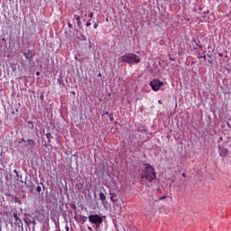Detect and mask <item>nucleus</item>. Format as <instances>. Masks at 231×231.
Listing matches in <instances>:
<instances>
[{
	"mask_svg": "<svg viewBox=\"0 0 231 231\" xmlns=\"http://www.w3.org/2000/svg\"><path fill=\"white\" fill-rule=\"evenodd\" d=\"M141 179L142 182L146 180L149 183H152L156 180V170L151 164L145 163L142 171Z\"/></svg>",
	"mask_w": 231,
	"mask_h": 231,
	"instance_id": "nucleus-1",
	"label": "nucleus"
},
{
	"mask_svg": "<svg viewBox=\"0 0 231 231\" xmlns=\"http://www.w3.org/2000/svg\"><path fill=\"white\" fill-rule=\"evenodd\" d=\"M121 59L122 62H126V64H140V57L134 53H125Z\"/></svg>",
	"mask_w": 231,
	"mask_h": 231,
	"instance_id": "nucleus-2",
	"label": "nucleus"
},
{
	"mask_svg": "<svg viewBox=\"0 0 231 231\" xmlns=\"http://www.w3.org/2000/svg\"><path fill=\"white\" fill-rule=\"evenodd\" d=\"M88 221L92 225H95L96 228H100V225L104 223V219L102 218V217L98 216L97 214L89 215Z\"/></svg>",
	"mask_w": 231,
	"mask_h": 231,
	"instance_id": "nucleus-3",
	"label": "nucleus"
},
{
	"mask_svg": "<svg viewBox=\"0 0 231 231\" xmlns=\"http://www.w3.org/2000/svg\"><path fill=\"white\" fill-rule=\"evenodd\" d=\"M150 86L152 91H160L162 87H163V82H162L160 79H153L150 82Z\"/></svg>",
	"mask_w": 231,
	"mask_h": 231,
	"instance_id": "nucleus-4",
	"label": "nucleus"
},
{
	"mask_svg": "<svg viewBox=\"0 0 231 231\" xmlns=\"http://www.w3.org/2000/svg\"><path fill=\"white\" fill-rule=\"evenodd\" d=\"M14 172L16 174V183L18 187H24L26 185V180H23V175H19V171L17 170H14Z\"/></svg>",
	"mask_w": 231,
	"mask_h": 231,
	"instance_id": "nucleus-5",
	"label": "nucleus"
},
{
	"mask_svg": "<svg viewBox=\"0 0 231 231\" xmlns=\"http://www.w3.org/2000/svg\"><path fill=\"white\" fill-rule=\"evenodd\" d=\"M217 148H218L219 156H221V158H226V156H228L229 154L228 149L222 147L220 144L217 145Z\"/></svg>",
	"mask_w": 231,
	"mask_h": 231,
	"instance_id": "nucleus-6",
	"label": "nucleus"
},
{
	"mask_svg": "<svg viewBox=\"0 0 231 231\" xmlns=\"http://www.w3.org/2000/svg\"><path fill=\"white\" fill-rule=\"evenodd\" d=\"M35 55V52L32 50H29L27 52L23 53V57L29 61L32 62V60L33 59Z\"/></svg>",
	"mask_w": 231,
	"mask_h": 231,
	"instance_id": "nucleus-7",
	"label": "nucleus"
},
{
	"mask_svg": "<svg viewBox=\"0 0 231 231\" xmlns=\"http://www.w3.org/2000/svg\"><path fill=\"white\" fill-rule=\"evenodd\" d=\"M33 219V217H32V215L28 214L26 215L25 218H24V223L28 226L32 225V221Z\"/></svg>",
	"mask_w": 231,
	"mask_h": 231,
	"instance_id": "nucleus-8",
	"label": "nucleus"
},
{
	"mask_svg": "<svg viewBox=\"0 0 231 231\" xmlns=\"http://www.w3.org/2000/svg\"><path fill=\"white\" fill-rule=\"evenodd\" d=\"M14 221L16 223V225H21V223H23V221L21 220V218L19 217V215L17 214V211H15L13 215Z\"/></svg>",
	"mask_w": 231,
	"mask_h": 231,
	"instance_id": "nucleus-9",
	"label": "nucleus"
},
{
	"mask_svg": "<svg viewBox=\"0 0 231 231\" xmlns=\"http://www.w3.org/2000/svg\"><path fill=\"white\" fill-rule=\"evenodd\" d=\"M110 199L113 203H116V201H118V195L116 193H110Z\"/></svg>",
	"mask_w": 231,
	"mask_h": 231,
	"instance_id": "nucleus-10",
	"label": "nucleus"
},
{
	"mask_svg": "<svg viewBox=\"0 0 231 231\" xmlns=\"http://www.w3.org/2000/svg\"><path fill=\"white\" fill-rule=\"evenodd\" d=\"M79 219H80V223L84 225L86 221H88V217L80 215Z\"/></svg>",
	"mask_w": 231,
	"mask_h": 231,
	"instance_id": "nucleus-11",
	"label": "nucleus"
},
{
	"mask_svg": "<svg viewBox=\"0 0 231 231\" xmlns=\"http://www.w3.org/2000/svg\"><path fill=\"white\" fill-rule=\"evenodd\" d=\"M99 199L102 201V203H104L106 201V194H104L103 192H100Z\"/></svg>",
	"mask_w": 231,
	"mask_h": 231,
	"instance_id": "nucleus-12",
	"label": "nucleus"
},
{
	"mask_svg": "<svg viewBox=\"0 0 231 231\" xmlns=\"http://www.w3.org/2000/svg\"><path fill=\"white\" fill-rule=\"evenodd\" d=\"M74 19H76L78 26H80V24H82V22L80 21V17L79 15L75 14Z\"/></svg>",
	"mask_w": 231,
	"mask_h": 231,
	"instance_id": "nucleus-13",
	"label": "nucleus"
},
{
	"mask_svg": "<svg viewBox=\"0 0 231 231\" xmlns=\"http://www.w3.org/2000/svg\"><path fill=\"white\" fill-rule=\"evenodd\" d=\"M78 39L79 41H87V38H86V35L80 33L79 36H78Z\"/></svg>",
	"mask_w": 231,
	"mask_h": 231,
	"instance_id": "nucleus-14",
	"label": "nucleus"
},
{
	"mask_svg": "<svg viewBox=\"0 0 231 231\" xmlns=\"http://www.w3.org/2000/svg\"><path fill=\"white\" fill-rule=\"evenodd\" d=\"M28 143H29V145H31V147H35V141L34 140L29 139Z\"/></svg>",
	"mask_w": 231,
	"mask_h": 231,
	"instance_id": "nucleus-15",
	"label": "nucleus"
},
{
	"mask_svg": "<svg viewBox=\"0 0 231 231\" xmlns=\"http://www.w3.org/2000/svg\"><path fill=\"white\" fill-rule=\"evenodd\" d=\"M45 136L49 140V142H50V140H51V138H53V136H51V134L50 133L46 134Z\"/></svg>",
	"mask_w": 231,
	"mask_h": 231,
	"instance_id": "nucleus-16",
	"label": "nucleus"
},
{
	"mask_svg": "<svg viewBox=\"0 0 231 231\" xmlns=\"http://www.w3.org/2000/svg\"><path fill=\"white\" fill-rule=\"evenodd\" d=\"M31 224L33 225V226H35V225H37V222L35 221V217L32 218Z\"/></svg>",
	"mask_w": 231,
	"mask_h": 231,
	"instance_id": "nucleus-17",
	"label": "nucleus"
},
{
	"mask_svg": "<svg viewBox=\"0 0 231 231\" xmlns=\"http://www.w3.org/2000/svg\"><path fill=\"white\" fill-rule=\"evenodd\" d=\"M95 15V13H93V12H90L89 14H88V17H90V19H92V17Z\"/></svg>",
	"mask_w": 231,
	"mask_h": 231,
	"instance_id": "nucleus-18",
	"label": "nucleus"
},
{
	"mask_svg": "<svg viewBox=\"0 0 231 231\" xmlns=\"http://www.w3.org/2000/svg\"><path fill=\"white\" fill-rule=\"evenodd\" d=\"M199 59H204V60H207V55L199 56Z\"/></svg>",
	"mask_w": 231,
	"mask_h": 231,
	"instance_id": "nucleus-19",
	"label": "nucleus"
},
{
	"mask_svg": "<svg viewBox=\"0 0 231 231\" xmlns=\"http://www.w3.org/2000/svg\"><path fill=\"white\" fill-rule=\"evenodd\" d=\"M36 190H37V192H41V190H42L41 186H38V187L36 188Z\"/></svg>",
	"mask_w": 231,
	"mask_h": 231,
	"instance_id": "nucleus-20",
	"label": "nucleus"
},
{
	"mask_svg": "<svg viewBox=\"0 0 231 231\" xmlns=\"http://www.w3.org/2000/svg\"><path fill=\"white\" fill-rule=\"evenodd\" d=\"M223 142V137H219V140L217 141V143H220Z\"/></svg>",
	"mask_w": 231,
	"mask_h": 231,
	"instance_id": "nucleus-21",
	"label": "nucleus"
},
{
	"mask_svg": "<svg viewBox=\"0 0 231 231\" xmlns=\"http://www.w3.org/2000/svg\"><path fill=\"white\" fill-rule=\"evenodd\" d=\"M94 28L97 30V28H98V23H94Z\"/></svg>",
	"mask_w": 231,
	"mask_h": 231,
	"instance_id": "nucleus-22",
	"label": "nucleus"
},
{
	"mask_svg": "<svg viewBox=\"0 0 231 231\" xmlns=\"http://www.w3.org/2000/svg\"><path fill=\"white\" fill-rule=\"evenodd\" d=\"M166 199H167V197L164 196V197H161L159 199L162 201V200Z\"/></svg>",
	"mask_w": 231,
	"mask_h": 231,
	"instance_id": "nucleus-23",
	"label": "nucleus"
},
{
	"mask_svg": "<svg viewBox=\"0 0 231 231\" xmlns=\"http://www.w3.org/2000/svg\"><path fill=\"white\" fill-rule=\"evenodd\" d=\"M68 26H69V28H73V24H71V23H69Z\"/></svg>",
	"mask_w": 231,
	"mask_h": 231,
	"instance_id": "nucleus-24",
	"label": "nucleus"
},
{
	"mask_svg": "<svg viewBox=\"0 0 231 231\" xmlns=\"http://www.w3.org/2000/svg\"><path fill=\"white\" fill-rule=\"evenodd\" d=\"M91 25V22H88L87 23H86V26H90Z\"/></svg>",
	"mask_w": 231,
	"mask_h": 231,
	"instance_id": "nucleus-25",
	"label": "nucleus"
},
{
	"mask_svg": "<svg viewBox=\"0 0 231 231\" xmlns=\"http://www.w3.org/2000/svg\"><path fill=\"white\" fill-rule=\"evenodd\" d=\"M88 230L93 231V228L91 226H88Z\"/></svg>",
	"mask_w": 231,
	"mask_h": 231,
	"instance_id": "nucleus-26",
	"label": "nucleus"
},
{
	"mask_svg": "<svg viewBox=\"0 0 231 231\" xmlns=\"http://www.w3.org/2000/svg\"><path fill=\"white\" fill-rule=\"evenodd\" d=\"M21 142H23V143H26V140H24V139H21Z\"/></svg>",
	"mask_w": 231,
	"mask_h": 231,
	"instance_id": "nucleus-27",
	"label": "nucleus"
},
{
	"mask_svg": "<svg viewBox=\"0 0 231 231\" xmlns=\"http://www.w3.org/2000/svg\"><path fill=\"white\" fill-rule=\"evenodd\" d=\"M218 57H223V53L218 52Z\"/></svg>",
	"mask_w": 231,
	"mask_h": 231,
	"instance_id": "nucleus-28",
	"label": "nucleus"
},
{
	"mask_svg": "<svg viewBox=\"0 0 231 231\" xmlns=\"http://www.w3.org/2000/svg\"><path fill=\"white\" fill-rule=\"evenodd\" d=\"M158 104L162 105V104H163V102H162V100H159V101H158Z\"/></svg>",
	"mask_w": 231,
	"mask_h": 231,
	"instance_id": "nucleus-29",
	"label": "nucleus"
},
{
	"mask_svg": "<svg viewBox=\"0 0 231 231\" xmlns=\"http://www.w3.org/2000/svg\"><path fill=\"white\" fill-rule=\"evenodd\" d=\"M29 124H31L32 127H33V122L29 121Z\"/></svg>",
	"mask_w": 231,
	"mask_h": 231,
	"instance_id": "nucleus-30",
	"label": "nucleus"
},
{
	"mask_svg": "<svg viewBox=\"0 0 231 231\" xmlns=\"http://www.w3.org/2000/svg\"><path fill=\"white\" fill-rule=\"evenodd\" d=\"M183 178H187V174L182 173Z\"/></svg>",
	"mask_w": 231,
	"mask_h": 231,
	"instance_id": "nucleus-31",
	"label": "nucleus"
},
{
	"mask_svg": "<svg viewBox=\"0 0 231 231\" xmlns=\"http://www.w3.org/2000/svg\"><path fill=\"white\" fill-rule=\"evenodd\" d=\"M36 75L39 77V75H41V72H39V71L36 72Z\"/></svg>",
	"mask_w": 231,
	"mask_h": 231,
	"instance_id": "nucleus-32",
	"label": "nucleus"
},
{
	"mask_svg": "<svg viewBox=\"0 0 231 231\" xmlns=\"http://www.w3.org/2000/svg\"><path fill=\"white\" fill-rule=\"evenodd\" d=\"M193 12H198V9L194 8V9H193Z\"/></svg>",
	"mask_w": 231,
	"mask_h": 231,
	"instance_id": "nucleus-33",
	"label": "nucleus"
},
{
	"mask_svg": "<svg viewBox=\"0 0 231 231\" xmlns=\"http://www.w3.org/2000/svg\"><path fill=\"white\" fill-rule=\"evenodd\" d=\"M86 16H88V12H87V11H86V13H85V17H86Z\"/></svg>",
	"mask_w": 231,
	"mask_h": 231,
	"instance_id": "nucleus-34",
	"label": "nucleus"
},
{
	"mask_svg": "<svg viewBox=\"0 0 231 231\" xmlns=\"http://www.w3.org/2000/svg\"><path fill=\"white\" fill-rule=\"evenodd\" d=\"M208 63H209V64H212V60H208Z\"/></svg>",
	"mask_w": 231,
	"mask_h": 231,
	"instance_id": "nucleus-35",
	"label": "nucleus"
},
{
	"mask_svg": "<svg viewBox=\"0 0 231 231\" xmlns=\"http://www.w3.org/2000/svg\"><path fill=\"white\" fill-rule=\"evenodd\" d=\"M199 48H200V50H201V48H203V46H202V45H199Z\"/></svg>",
	"mask_w": 231,
	"mask_h": 231,
	"instance_id": "nucleus-36",
	"label": "nucleus"
},
{
	"mask_svg": "<svg viewBox=\"0 0 231 231\" xmlns=\"http://www.w3.org/2000/svg\"><path fill=\"white\" fill-rule=\"evenodd\" d=\"M100 75H101V74L99 73V74H98V77H100Z\"/></svg>",
	"mask_w": 231,
	"mask_h": 231,
	"instance_id": "nucleus-37",
	"label": "nucleus"
},
{
	"mask_svg": "<svg viewBox=\"0 0 231 231\" xmlns=\"http://www.w3.org/2000/svg\"><path fill=\"white\" fill-rule=\"evenodd\" d=\"M41 98L42 99V96H41Z\"/></svg>",
	"mask_w": 231,
	"mask_h": 231,
	"instance_id": "nucleus-38",
	"label": "nucleus"
},
{
	"mask_svg": "<svg viewBox=\"0 0 231 231\" xmlns=\"http://www.w3.org/2000/svg\"><path fill=\"white\" fill-rule=\"evenodd\" d=\"M0 231H2V230H1V227H0Z\"/></svg>",
	"mask_w": 231,
	"mask_h": 231,
	"instance_id": "nucleus-39",
	"label": "nucleus"
}]
</instances>
